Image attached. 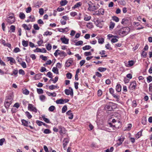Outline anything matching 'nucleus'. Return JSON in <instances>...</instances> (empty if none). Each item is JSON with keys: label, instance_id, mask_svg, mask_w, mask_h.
Here are the masks:
<instances>
[{"label": "nucleus", "instance_id": "f257e3e1", "mask_svg": "<svg viewBox=\"0 0 152 152\" xmlns=\"http://www.w3.org/2000/svg\"><path fill=\"white\" fill-rule=\"evenodd\" d=\"M130 31L129 28L127 27L121 28L118 31V33L119 35H122V36H124L127 35Z\"/></svg>", "mask_w": 152, "mask_h": 152}, {"label": "nucleus", "instance_id": "f03ea898", "mask_svg": "<svg viewBox=\"0 0 152 152\" xmlns=\"http://www.w3.org/2000/svg\"><path fill=\"white\" fill-rule=\"evenodd\" d=\"M28 109L29 111H33L35 113L37 112V109L32 104H28Z\"/></svg>", "mask_w": 152, "mask_h": 152}, {"label": "nucleus", "instance_id": "7ed1b4c3", "mask_svg": "<svg viewBox=\"0 0 152 152\" xmlns=\"http://www.w3.org/2000/svg\"><path fill=\"white\" fill-rule=\"evenodd\" d=\"M11 14V15L9 16L7 20V22L10 24L12 23L15 21L14 14L12 13Z\"/></svg>", "mask_w": 152, "mask_h": 152}, {"label": "nucleus", "instance_id": "20e7f679", "mask_svg": "<svg viewBox=\"0 0 152 152\" xmlns=\"http://www.w3.org/2000/svg\"><path fill=\"white\" fill-rule=\"evenodd\" d=\"M104 10L103 9H100L97 11H96L95 13L93 15H103L104 14Z\"/></svg>", "mask_w": 152, "mask_h": 152}, {"label": "nucleus", "instance_id": "39448f33", "mask_svg": "<svg viewBox=\"0 0 152 152\" xmlns=\"http://www.w3.org/2000/svg\"><path fill=\"white\" fill-rule=\"evenodd\" d=\"M65 94L66 95H70L72 97L73 96V92L72 89H71V90H69L68 89H65Z\"/></svg>", "mask_w": 152, "mask_h": 152}, {"label": "nucleus", "instance_id": "423d86ee", "mask_svg": "<svg viewBox=\"0 0 152 152\" xmlns=\"http://www.w3.org/2000/svg\"><path fill=\"white\" fill-rule=\"evenodd\" d=\"M60 40L64 44H67L69 43V39L66 38L65 36L61 37Z\"/></svg>", "mask_w": 152, "mask_h": 152}, {"label": "nucleus", "instance_id": "0eeeda50", "mask_svg": "<svg viewBox=\"0 0 152 152\" xmlns=\"http://www.w3.org/2000/svg\"><path fill=\"white\" fill-rule=\"evenodd\" d=\"M136 86V81H133L130 84L129 86V88L130 89L133 90L135 89Z\"/></svg>", "mask_w": 152, "mask_h": 152}, {"label": "nucleus", "instance_id": "6e6552de", "mask_svg": "<svg viewBox=\"0 0 152 152\" xmlns=\"http://www.w3.org/2000/svg\"><path fill=\"white\" fill-rule=\"evenodd\" d=\"M66 114L69 116L68 118L70 119H72L73 117V114L71 113V111L69 110L66 113Z\"/></svg>", "mask_w": 152, "mask_h": 152}, {"label": "nucleus", "instance_id": "1a4fd4ad", "mask_svg": "<svg viewBox=\"0 0 152 152\" xmlns=\"http://www.w3.org/2000/svg\"><path fill=\"white\" fill-rule=\"evenodd\" d=\"M69 142L67 138L64 139L63 141V148L64 149L66 148V147Z\"/></svg>", "mask_w": 152, "mask_h": 152}, {"label": "nucleus", "instance_id": "9d476101", "mask_svg": "<svg viewBox=\"0 0 152 152\" xmlns=\"http://www.w3.org/2000/svg\"><path fill=\"white\" fill-rule=\"evenodd\" d=\"M58 129L59 130V132L61 135L65 133V128L62 127L61 126H60L58 127Z\"/></svg>", "mask_w": 152, "mask_h": 152}, {"label": "nucleus", "instance_id": "9b49d317", "mask_svg": "<svg viewBox=\"0 0 152 152\" xmlns=\"http://www.w3.org/2000/svg\"><path fill=\"white\" fill-rule=\"evenodd\" d=\"M12 102H10L8 101L5 100L4 103V106L6 108L8 109L10 105L11 104Z\"/></svg>", "mask_w": 152, "mask_h": 152}, {"label": "nucleus", "instance_id": "f8f14e48", "mask_svg": "<svg viewBox=\"0 0 152 152\" xmlns=\"http://www.w3.org/2000/svg\"><path fill=\"white\" fill-rule=\"evenodd\" d=\"M73 61L71 60H68L65 63V66L67 67H69L72 64Z\"/></svg>", "mask_w": 152, "mask_h": 152}, {"label": "nucleus", "instance_id": "ddd939ff", "mask_svg": "<svg viewBox=\"0 0 152 152\" xmlns=\"http://www.w3.org/2000/svg\"><path fill=\"white\" fill-rule=\"evenodd\" d=\"M82 5V3L81 2H80L77 3L74 6L72 7V9H75L77 7H80Z\"/></svg>", "mask_w": 152, "mask_h": 152}, {"label": "nucleus", "instance_id": "4468645a", "mask_svg": "<svg viewBox=\"0 0 152 152\" xmlns=\"http://www.w3.org/2000/svg\"><path fill=\"white\" fill-rule=\"evenodd\" d=\"M124 137H122L121 138H119L118 139V141L119 142H118L117 144L118 145H120L122 143L124 140Z\"/></svg>", "mask_w": 152, "mask_h": 152}, {"label": "nucleus", "instance_id": "2eb2a0df", "mask_svg": "<svg viewBox=\"0 0 152 152\" xmlns=\"http://www.w3.org/2000/svg\"><path fill=\"white\" fill-rule=\"evenodd\" d=\"M21 122L22 123V124L23 126H28V121L25 120L24 119H23L21 120Z\"/></svg>", "mask_w": 152, "mask_h": 152}, {"label": "nucleus", "instance_id": "dca6fc26", "mask_svg": "<svg viewBox=\"0 0 152 152\" xmlns=\"http://www.w3.org/2000/svg\"><path fill=\"white\" fill-rule=\"evenodd\" d=\"M56 103L57 104H63L64 103V100L63 99H60L56 101Z\"/></svg>", "mask_w": 152, "mask_h": 152}, {"label": "nucleus", "instance_id": "f3484780", "mask_svg": "<svg viewBox=\"0 0 152 152\" xmlns=\"http://www.w3.org/2000/svg\"><path fill=\"white\" fill-rule=\"evenodd\" d=\"M59 31L64 32H67L68 31V29L67 27L65 28H59L58 29Z\"/></svg>", "mask_w": 152, "mask_h": 152}, {"label": "nucleus", "instance_id": "a211bd4d", "mask_svg": "<svg viewBox=\"0 0 152 152\" xmlns=\"http://www.w3.org/2000/svg\"><path fill=\"white\" fill-rule=\"evenodd\" d=\"M67 3L68 1L66 0H62L60 2V4L61 6H63L66 4Z\"/></svg>", "mask_w": 152, "mask_h": 152}, {"label": "nucleus", "instance_id": "6ab92c4d", "mask_svg": "<svg viewBox=\"0 0 152 152\" xmlns=\"http://www.w3.org/2000/svg\"><path fill=\"white\" fill-rule=\"evenodd\" d=\"M52 71L55 74H59L58 70L56 67H53Z\"/></svg>", "mask_w": 152, "mask_h": 152}, {"label": "nucleus", "instance_id": "aec40b11", "mask_svg": "<svg viewBox=\"0 0 152 152\" xmlns=\"http://www.w3.org/2000/svg\"><path fill=\"white\" fill-rule=\"evenodd\" d=\"M121 88L120 84H117L116 87V90L117 91L119 92L121 91Z\"/></svg>", "mask_w": 152, "mask_h": 152}, {"label": "nucleus", "instance_id": "412c9836", "mask_svg": "<svg viewBox=\"0 0 152 152\" xmlns=\"http://www.w3.org/2000/svg\"><path fill=\"white\" fill-rule=\"evenodd\" d=\"M7 58L8 59V61H10L11 63H15V61L14 59L12 57H7Z\"/></svg>", "mask_w": 152, "mask_h": 152}, {"label": "nucleus", "instance_id": "4be33fe9", "mask_svg": "<svg viewBox=\"0 0 152 152\" xmlns=\"http://www.w3.org/2000/svg\"><path fill=\"white\" fill-rule=\"evenodd\" d=\"M28 41L23 40L22 41V44L23 46L24 47H27L28 45Z\"/></svg>", "mask_w": 152, "mask_h": 152}, {"label": "nucleus", "instance_id": "5701e85b", "mask_svg": "<svg viewBox=\"0 0 152 152\" xmlns=\"http://www.w3.org/2000/svg\"><path fill=\"white\" fill-rule=\"evenodd\" d=\"M97 38H98V42L99 44H102L104 42V39L103 38H100L98 37H97Z\"/></svg>", "mask_w": 152, "mask_h": 152}, {"label": "nucleus", "instance_id": "b1692460", "mask_svg": "<svg viewBox=\"0 0 152 152\" xmlns=\"http://www.w3.org/2000/svg\"><path fill=\"white\" fill-rule=\"evenodd\" d=\"M98 70L101 72L105 71L107 70L106 68H104L102 67H99L98 69Z\"/></svg>", "mask_w": 152, "mask_h": 152}, {"label": "nucleus", "instance_id": "393cba45", "mask_svg": "<svg viewBox=\"0 0 152 152\" xmlns=\"http://www.w3.org/2000/svg\"><path fill=\"white\" fill-rule=\"evenodd\" d=\"M88 4L89 6L88 9L89 10L94 11L96 10V8H93V6L91 4L89 3Z\"/></svg>", "mask_w": 152, "mask_h": 152}, {"label": "nucleus", "instance_id": "a878e982", "mask_svg": "<svg viewBox=\"0 0 152 152\" xmlns=\"http://www.w3.org/2000/svg\"><path fill=\"white\" fill-rule=\"evenodd\" d=\"M91 47L90 45H86L85 46L83 47L82 49H83L84 50H88L89 49H91Z\"/></svg>", "mask_w": 152, "mask_h": 152}, {"label": "nucleus", "instance_id": "bb28decb", "mask_svg": "<svg viewBox=\"0 0 152 152\" xmlns=\"http://www.w3.org/2000/svg\"><path fill=\"white\" fill-rule=\"evenodd\" d=\"M118 2L120 5H125L126 4V2L122 0H118Z\"/></svg>", "mask_w": 152, "mask_h": 152}, {"label": "nucleus", "instance_id": "cd10ccee", "mask_svg": "<svg viewBox=\"0 0 152 152\" xmlns=\"http://www.w3.org/2000/svg\"><path fill=\"white\" fill-rule=\"evenodd\" d=\"M19 17L21 19H23L25 18V15L22 12H20L19 14Z\"/></svg>", "mask_w": 152, "mask_h": 152}, {"label": "nucleus", "instance_id": "c85d7f7f", "mask_svg": "<svg viewBox=\"0 0 152 152\" xmlns=\"http://www.w3.org/2000/svg\"><path fill=\"white\" fill-rule=\"evenodd\" d=\"M46 93L47 94H48L49 96H52L55 97L56 95V94L55 92H53V93H51L49 92H47Z\"/></svg>", "mask_w": 152, "mask_h": 152}, {"label": "nucleus", "instance_id": "c756f323", "mask_svg": "<svg viewBox=\"0 0 152 152\" xmlns=\"http://www.w3.org/2000/svg\"><path fill=\"white\" fill-rule=\"evenodd\" d=\"M13 100V98L12 96H8L7 99H5V100L8 101L10 102H12V101Z\"/></svg>", "mask_w": 152, "mask_h": 152}, {"label": "nucleus", "instance_id": "7c9ffc66", "mask_svg": "<svg viewBox=\"0 0 152 152\" xmlns=\"http://www.w3.org/2000/svg\"><path fill=\"white\" fill-rule=\"evenodd\" d=\"M42 118H43V120L46 123H50V121L49 120L46 118H45V116L44 115L42 116Z\"/></svg>", "mask_w": 152, "mask_h": 152}, {"label": "nucleus", "instance_id": "2f4dec72", "mask_svg": "<svg viewBox=\"0 0 152 152\" xmlns=\"http://www.w3.org/2000/svg\"><path fill=\"white\" fill-rule=\"evenodd\" d=\"M67 108L66 105H65L64 106L62 109V113H65L67 110Z\"/></svg>", "mask_w": 152, "mask_h": 152}, {"label": "nucleus", "instance_id": "473e14b6", "mask_svg": "<svg viewBox=\"0 0 152 152\" xmlns=\"http://www.w3.org/2000/svg\"><path fill=\"white\" fill-rule=\"evenodd\" d=\"M60 53L61 54L60 56L61 57H62L64 56V57L67 56V54L64 51H61Z\"/></svg>", "mask_w": 152, "mask_h": 152}, {"label": "nucleus", "instance_id": "72a5a7b5", "mask_svg": "<svg viewBox=\"0 0 152 152\" xmlns=\"http://www.w3.org/2000/svg\"><path fill=\"white\" fill-rule=\"evenodd\" d=\"M45 46L46 49L48 50H51L52 48V45L48 43L47 45H46Z\"/></svg>", "mask_w": 152, "mask_h": 152}, {"label": "nucleus", "instance_id": "f704fd0d", "mask_svg": "<svg viewBox=\"0 0 152 152\" xmlns=\"http://www.w3.org/2000/svg\"><path fill=\"white\" fill-rule=\"evenodd\" d=\"M112 19L115 21L116 22H118L119 20V19L116 16H113L112 17Z\"/></svg>", "mask_w": 152, "mask_h": 152}, {"label": "nucleus", "instance_id": "c9c22d12", "mask_svg": "<svg viewBox=\"0 0 152 152\" xmlns=\"http://www.w3.org/2000/svg\"><path fill=\"white\" fill-rule=\"evenodd\" d=\"M142 130L138 132L137 134H136V137L137 138H140L142 135Z\"/></svg>", "mask_w": 152, "mask_h": 152}, {"label": "nucleus", "instance_id": "e433bc0d", "mask_svg": "<svg viewBox=\"0 0 152 152\" xmlns=\"http://www.w3.org/2000/svg\"><path fill=\"white\" fill-rule=\"evenodd\" d=\"M106 108L109 111L112 110L113 109L112 106L109 104L107 105L106 106Z\"/></svg>", "mask_w": 152, "mask_h": 152}, {"label": "nucleus", "instance_id": "4c0bfd02", "mask_svg": "<svg viewBox=\"0 0 152 152\" xmlns=\"http://www.w3.org/2000/svg\"><path fill=\"white\" fill-rule=\"evenodd\" d=\"M115 23H114L111 22L109 26L110 29H112L114 27Z\"/></svg>", "mask_w": 152, "mask_h": 152}, {"label": "nucleus", "instance_id": "58836bf2", "mask_svg": "<svg viewBox=\"0 0 152 152\" xmlns=\"http://www.w3.org/2000/svg\"><path fill=\"white\" fill-rule=\"evenodd\" d=\"M141 56L142 58H145L146 57L147 53L145 52L144 51H143L142 53H141Z\"/></svg>", "mask_w": 152, "mask_h": 152}, {"label": "nucleus", "instance_id": "ea45409f", "mask_svg": "<svg viewBox=\"0 0 152 152\" xmlns=\"http://www.w3.org/2000/svg\"><path fill=\"white\" fill-rule=\"evenodd\" d=\"M37 91L39 94H42L43 93V91L42 88H37Z\"/></svg>", "mask_w": 152, "mask_h": 152}, {"label": "nucleus", "instance_id": "a19ab883", "mask_svg": "<svg viewBox=\"0 0 152 152\" xmlns=\"http://www.w3.org/2000/svg\"><path fill=\"white\" fill-rule=\"evenodd\" d=\"M26 116L27 117L28 119H30L32 117V115L30 114V113L26 111L25 112Z\"/></svg>", "mask_w": 152, "mask_h": 152}, {"label": "nucleus", "instance_id": "79ce46f5", "mask_svg": "<svg viewBox=\"0 0 152 152\" xmlns=\"http://www.w3.org/2000/svg\"><path fill=\"white\" fill-rule=\"evenodd\" d=\"M43 132L45 134H49L51 133L50 130L48 129H45L43 131Z\"/></svg>", "mask_w": 152, "mask_h": 152}, {"label": "nucleus", "instance_id": "37998d69", "mask_svg": "<svg viewBox=\"0 0 152 152\" xmlns=\"http://www.w3.org/2000/svg\"><path fill=\"white\" fill-rule=\"evenodd\" d=\"M23 93L26 95H28L29 94V91L26 89L23 90Z\"/></svg>", "mask_w": 152, "mask_h": 152}, {"label": "nucleus", "instance_id": "c03bdc74", "mask_svg": "<svg viewBox=\"0 0 152 152\" xmlns=\"http://www.w3.org/2000/svg\"><path fill=\"white\" fill-rule=\"evenodd\" d=\"M55 107L54 106H51L49 107L48 109V110L50 111L53 112L55 110Z\"/></svg>", "mask_w": 152, "mask_h": 152}, {"label": "nucleus", "instance_id": "a18cd8bd", "mask_svg": "<svg viewBox=\"0 0 152 152\" xmlns=\"http://www.w3.org/2000/svg\"><path fill=\"white\" fill-rule=\"evenodd\" d=\"M66 76L68 79H71L72 78V75L70 73L68 72L66 74Z\"/></svg>", "mask_w": 152, "mask_h": 152}, {"label": "nucleus", "instance_id": "49530a36", "mask_svg": "<svg viewBox=\"0 0 152 152\" xmlns=\"http://www.w3.org/2000/svg\"><path fill=\"white\" fill-rule=\"evenodd\" d=\"M23 27L24 28L27 30H29L30 29V28H29L28 27L26 24H24L22 25Z\"/></svg>", "mask_w": 152, "mask_h": 152}, {"label": "nucleus", "instance_id": "de8ad7c7", "mask_svg": "<svg viewBox=\"0 0 152 152\" xmlns=\"http://www.w3.org/2000/svg\"><path fill=\"white\" fill-rule=\"evenodd\" d=\"M45 98V96L44 95H41L39 96V99L42 101H44Z\"/></svg>", "mask_w": 152, "mask_h": 152}, {"label": "nucleus", "instance_id": "09e8293b", "mask_svg": "<svg viewBox=\"0 0 152 152\" xmlns=\"http://www.w3.org/2000/svg\"><path fill=\"white\" fill-rule=\"evenodd\" d=\"M52 34V32H51L47 31L44 33L43 35L47 36L48 35H51Z\"/></svg>", "mask_w": 152, "mask_h": 152}, {"label": "nucleus", "instance_id": "8fccbe9b", "mask_svg": "<svg viewBox=\"0 0 152 152\" xmlns=\"http://www.w3.org/2000/svg\"><path fill=\"white\" fill-rule=\"evenodd\" d=\"M83 41L80 40L77 42L75 44L76 46H78L83 44Z\"/></svg>", "mask_w": 152, "mask_h": 152}, {"label": "nucleus", "instance_id": "3c124183", "mask_svg": "<svg viewBox=\"0 0 152 152\" xmlns=\"http://www.w3.org/2000/svg\"><path fill=\"white\" fill-rule=\"evenodd\" d=\"M105 48L106 49L110 50H112V48L110 47V45L109 43H108L105 45Z\"/></svg>", "mask_w": 152, "mask_h": 152}, {"label": "nucleus", "instance_id": "603ef678", "mask_svg": "<svg viewBox=\"0 0 152 152\" xmlns=\"http://www.w3.org/2000/svg\"><path fill=\"white\" fill-rule=\"evenodd\" d=\"M113 147H111L110 149H107L105 150V152H112L113 150Z\"/></svg>", "mask_w": 152, "mask_h": 152}, {"label": "nucleus", "instance_id": "864d4df0", "mask_svg": "<svg viewBox=\"0 0 152 152\" xmlns=\"http://www.w3.org/2000/svg\"><path fill=\"white\" fill-rule=\"evenodd\" d=\"M147 81L148 83H150L152 81V77L151 76H148L147 78Z\"/></svg>", "mask_w": 152, "mask_h": 152}, {"label": "nucleus", "instance_id": "5fc2aeb1", "mask_svg": "<svg viewBox=\"0 0 152 152\" xmlns=\"http://www.w3.org/2000/svg\"><path fill=\"white\" fill-rule=\"evenodd\" d=\"M39 57L40 58H42V60L45 61L47 60L48 59L46 56H44L43 55H40Z\"/></svg>", "mask_w": 152, "mask_h": 152}, {"label": "nucleus", "instance_id": "6e6d98bb", "mask_svg": "<svg viewBox=\"0 0 152 152\" xmlns=\"http://www.w3.org/2000/svg\"><path fill=\"white\" fill-rule=\"evenodd\" d=\"M58 77L57 76H56L55 77L54 80L51 79L50 81L51 80L53 81V83H55L58 81Z\"/></svg>", "mask_w": 152, "mask_h": 152}, {"label": "nucleus", "instance_id": "4d7b16f0", "mask_svg": "<svg viewBox=\"0 0 152 152\" xmlns=\"http://www.w3.org/2000/svg\"><path fill=\"white\" fill-rule=\"evenodd\" d=\"M5 138H3L0 139V145L2 146L4 142L5 141Z\"/></svg>", "mask_w": 152, "mask_h": 152}, {"label": "nucleus", "instance_id": "13d9d810", "mask_svg": "<svg viewBox=\"0 0 152 152\" xmlns=\"http://www.w3.org/2000/svg\"><path fill=\"white\" fill-rule=\"evenodd\" d=\"M36 123L39 126H40L42 125L43 122L39 120H37L36 121Z\"/></svg>", "mask_w": 152, "mask_h": 152}, {"label": "nucleus", "instance_id": "bf43d9fd", "mask_svg": "<svg viewBox=\"0 0 152 152\" xmlns=\"http://www.w3.org/2000/svg\"><path fill=\"white\" fill-rule=\"evenodd\" d=\"M10 30L12 31V32H14L15 30V27L14 25H11L10 27Z\"/></svg>", "mask_w": 152, "mask_h": 152}, {"label": "nucleus", "instance_id": "052dcab7", "mask_svg": "<svg viewBox=\"0 0 152 152\" xmlns=\"http://www.w3.org/2000/svg\"><path fill=\"white\" fill-rule=\"evenodd\" d=\"M20 64L23 68H26V65L25 62L22 61L21 63H20Z\"/></svg>", "mask_w": 152, "mask_h": 152}, {"label": "nucleus", "instance_id": "680f3d73", "mask_svg": "<svg viewBox=\"0 0 152 152\" xmlns=\"http://www.w3.org/2000/svg\"><path fill=\"white\" fill-rule=\"evenodd\" d=\"M134 61H133L131 60L128 61V64L130 66H132L134 64Z\"/></svg>", "mask_w": 152, "mask_h": 152}, {"label": "nucleus", "instance_id": "e2e57ef3", "mask_svg": "<svg viewBox=\"0 0 152 152\" xmlns=\"http://www.w3.org/2000/svg\"><path fill=\"white\" fill-rule=\"evenodd\" d=\"M33 27L36 30H39V27L37 24H34V25Z\"/></svg>", "mask_w": 152, "mask_h": 152}, {"label": "nucleus", "instance_id": "0e129e2a", "mask_svg": "<svg viewBox=\"0 0 152 152\" xmlns=\"http://www.w3.org/2000/svg\"><path fill=\"white\" fill-rule=\"evenodd\" d=\"M47 75L50 78H52L53 75L51 72H49L47 73Z\"/></svg>", "mask_w": 152, "mask_h": 152}, {"label": "nucleus", "instance_id": "69168bd1", "mask_svg": "<svg viewBox=\"0 0 152 152\" xmlns=\"http://www.w3.org/2000/svg\"><path fill=\"white\" fill-rule=\"evenodd\" d=\"M95 75L99 77H101L102 76L101 74L98 72H95Z\"/></svg>", "mask_w": 152, "mask_h": 152}, {"label": "nucleus", "instance_id": "338daca9", "mask_svg": "<svg viewBox=\"0 0 152 152\" xmlns=\"http://www.w3.org/2000/svg\"><path fill=\"white\" fill-rule=\"evenodd\" d=\"M39 12L41 15H42L44 14V10L42 8H40L39 9Z\"/></svg>", "mask_w": 152, "mask_h": 152}, {"label": "nucleus", "instance_id": "774afa93", "mask_svg": "<svg viewBox=\"0 0 152 152\" xmlns=\"http://www.w3.org/2000/svg\"><path fill=\"white\" fill-rule=\"evenodd\" d=\"M13 51L15 53H17L20 51V49L18 48H15L14 50Z\"/></svg>", "mask_w": 152, "mask_h": 152}]
</instances>
